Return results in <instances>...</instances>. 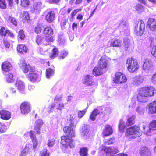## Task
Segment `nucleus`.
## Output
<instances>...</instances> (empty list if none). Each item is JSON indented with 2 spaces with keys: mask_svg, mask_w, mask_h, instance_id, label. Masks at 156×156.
<instances>
[{
  "mask_svg": "<svg viewBox=\"0 0 156 156\" xmlns=\"http://www.w3.org/2000/svg\"><path fill=\"white\" fill-rule=\"evenodd\" d=\"M58 21L60 23L61 27H64L67 23V20L66 19L65 17H61L59 18Z\"/></svg>",
  "mask_w": 156,
  "mask_h": 156,
  "instance_id": "ea45409f",
  "label": "nucleus"
},
{
  "mask_svg": "<svg viewBox=\"0 0 156 156\" xmlns=\"http://www.w3.org/2000/svg\"><path fill=\"white\" fill-rule=\"evenodd\" d=\"M100 108H97L94 109L91 112L97 116L100 113Z\"/></svg>",
  "mask_w": 156,
  "mask_h": 156,
  "instance_id": "680f3d73",
  "label": "nucleus"
},
{
  "mask_svg": "<svg viewBox=\"0 0 156 156\" xmlns=\"http://www.w3.org/2000/svg\"><path fill=\"white\" fill-rule=\"evenodd\" d=\"M145 29V25L143 21L139 20L135 27L134 32L138 36H141L144 34Z\"/></svg>",
  "mask_w": 156,
  "mask_h": 156,
  "instance_id": "423d86ee",
  "label": "nucleus"
},
{
  "mask_svg": "<svg viewBox=\"0 0 156 156\" xmlns=\"http://www.w3.org/2000/svg\"><path fill=\"white\" fill-rule=\"evenodd\" d=\"M65 107L63 103H59L56 107V109L60 111L64 109Z\"/></svg>",
  "mask_w": 156,
  "mask_h": 156,
  "instance_id": "bf43d9fd",
  "label": "nucleus"
},
{
  "mask_svg": "<svg viewBox=\"0 0 156 156\" xmlns=\"http://www.w3.org/2000/svg\"><path fill=\"white\" fill-rule=\"evenodd\" d=\"M55 140L54 138L49 139L48 140V145L49 147H52L55 143Z\"/></svg>",
  "mask_w": 156,
  "mask_h": 156,
  "instance_id": "6e6d98bb",
  "label": "nucleus"
},
{
  "mask_svg": "<svg viewBox=\"0 0 156 156\" xmlns=\"http://www.w3.org/2000/svg\"><path fill=\"white\" fill-rule=\"evenodd\" d=\"M104 71L97 65L92 70V73L94 76L98 77L102 75L104 73Z\"/></svg>",
  "mask_w": 156,
  "mask_h": 156,
  "instance_id": "5701e85b",
  "label": "nucleus"
},
{
  "mask_svg": "<svg viewBox=\"0 0 156 156\" xmlns=\"http://www.w3.org/2000/svg\"><path fill=\"white\" fill-rule=\"evenodd\" d=\"M20 18L24 23H29L31 20L29 14L27 11H23L21 13L20 15Z\"/></svg>",
  "mask_w": 156,
  "mask_h": 156,
  "instance_id": "6ab92c4d",
  "label": "nucleus"
},
{
  "mask_svg": "<svg viewBox=\"0 0 156 156\" xmlns=\"http://www.w3.org/2000/svg\"><path fill=\"white\" fill-rule=\"evenodd\" d=\"M6 130V126L4 123L0 122V132L4 133Z\"/></svg>",
  "mask_w": 156,
  "mask_h": 156,
  "instance_id": "864d4df0",
  "label": "nucleus"
},
{
  "mask_svg": "<svg viewBox=\"0 0 156 156\" xmlns=\"http://www.w3.org/2000/svg\"><path fill=\"white\" fill-rule=\"evenodd\" d=\"M62 101L61 97V96H56L54 98V101L56 102L57 101Z\"/></svg>",
  "mask_w": 156,
  "mask_h": 156,
  "instance_id": "774afa93",
  "label": "nucleus"
},
{
  "mask_svg": "<svg viewBox=\"0 0 156 156\" xmlns=\"http://www.w3.org/2000/svg\"><path fill=\"white\" fill-rule=\"evenodd\" d=\"M122 42V41L119 39H115L111 42L110 46L113 47H120L121 46Z\"/></svg>",
  "mask_w": 156,
  "mask_h": 156,
  "instance_id": "473e14b6",
  "label": "nucleus"
},
{
  "mask_svg": "<svg viewBox=\"0 0 156 156\" xmlns=\"http://www.w3.org/2000/svg\"><path fill=\"white\" fill-rule=\"evenodd\" d=\"M40 156H49L50 153L48 152V150L44 148L41 150L40 152Z\"/></svg>",
  "mask_w": 156,
  "mask_h": 156,
  "instance_id": "a18cd8bd",
  "label": "nucleus"
},
{
  "mask_svg": "<svg viewBox=\"0 0 156 156\" xmlns=\"http://www.w3.org/2000/svg\"><path fill=\"white\" fill-rule=\"evenodd\" d=\"M25 35L23 30H20L19 32L18 35V38L21 40H24L25 38Z\"/></svg>",
  "mask_w": 156,
  "mask_h": 156,
  "instance_id": "37998d69",
  "label": "nucleus"
},
{
  "mask_svg": "<svg viewBox=\"0 0 156 156\" xmlns=\"http://www.w3.org/2000/svg\"><path fill=\"white\" fill-rule=\"evenodd\" d=\"M126 65L128 70L131 73L137 71L139 68L137 60L133 57L128 58Z\"/></svg>",
  "mask_w": 156,
  "mask_h": 156,
  "instance_id": "7ed1b4c3",
  "label": "nucleus"
},
{
  "mask_svg": "<svg viewBox=\"0 0 156 156\" xmlns=\"http://www.w3.org/2000/svg\"><path fill=\"white\" fill-rule=\"evenodd\" d=\"M43 26L41 24H38L37 25V26L35 28L34 31L37 34H39L41 33L42 30Z\"/></svg>",
  "mask_w": 156,
  "mask_h": 156,
  "instance_id": "c03bdc74",
  "label": "nucleus"
},
{
  "mask_svg": "<svg viewBox=\"0 0 156 156\" xmlns=\"http://www.w3.org/2000/svg\"><path fill=\"white\" fill-rule=\"evenodd\" d=\"M16 48L17 51L22 54L27 53L28 51V48L23 44L18 45Z\"/></svg>",
  "mask_w": 156,
  "mask_h": 156,
  "instance_id": "bb28decb",
  "label": "nucleus"
},
{
  "mask_svg": "<svg viewBox=\"0 0 156 156\" xmlns=\"http://www.w3.org/2000/svg\"><path fill=\"white\" fill-rule=\"evenodd\" d=\"M155 90V88L151 86L144 87L140 88L136 97L137 100L141 102H146V98L153 96Z\"/></svg>",
  "mask_w": 156,
  "mask_h": 156,
  "instance_id": "f03ea898",
  "label": "nucleus"
},
{
  "mask_svg": "<svg viewBox=\"0 0 156 156\" xmlns=\"http://www.w3.org/2000/svg\"><path fill=\"white\" fill-rule=\"evenodd\" d=\"M73 137H71L67 135H63L61 137V144L65 147L67 148L69 146L70 148L74 147Z\"/></svg>",
  "mask_w": 156,
  "mask_h": 156,
  "instance_id": "39448f33",
  "label": "nucleus"
},
{
  "mask_svg": "<svg viewBox=\"0 0 156 156\" xmlns=\"http://www.w3.org/2000/svg\"><path fill=\"white\" fill-rule=\"evenodd\" d=\"M86 110L84 109L82 111H79L78 112V115L79 118H81L84 115L86 112Z\"/></svg>",
  "mask_w": 156,
  "mask_h": 156,
  "instance_id": "4d7b16f0",
  "label": "nucleus"
},
{
  "mask_svg": "<svg viewBox=\"0 0 156 156\" xmlns=\"http://www.w3.org/2000/svg\"><path fill=\"white\" fill-rule=\"evenodd\" d=\"M143 129L146 134L150 133L152 131L156 130V120L151 121L148 126L143 125Z\"/></svg>",
  "mask_w": 156,
  "mask_h": 156,
  "instance_id": "f8f14e48",
  "label": "nucleus"
},
{
  "mask_svg": "<svg viewBox=\"0 0 156 156\" xmlns=\"http://www.w3.org/2000/svg\"><path fill=\"white\" fill-rule=\"evenodd\" d=\"M127 125L123 119H121L119 122L118 124V129L119 130L120 132H123L126 129Z\"/></svg>",
  "mask_w": 156,
  "mask_h": 156,
  "instance_id": "c756f323",
  "label": "nucleus"
},
{
  "mask_svg": "<svg viewBox=\"0 0 156 156\" xmlns=\"http://www.w3.org/2000/svg\"><path fill=\"white\" fill-rule=\"evenodd\" d=\"M88 149L87 147H83L80 149L79 151L81 156H87Z\"/></svg>",
  "mask_w": 156,
  "mask_h": 156,
  "instance_id": "c9c22d12",
  "label": "nucleus"
},
{
  "mask_svg": "<svg viewBox=\"0 0 156 156\" xmlns=\"http://www.w3.org/2000/svg\"><path fill=\"white\" fill-rule=\"evenodd\" d=\"M136 116L132 115L131 116H128L126 121L127 127L125 133V136L130 139H134L140 136L142 134V132L140 128L138 126L135 125L133 126L135 123Z\"/></svg>",
  "mask_w": 156,
  "mask_h": 156,
  "instance_id": "f257e3e1",
  "label": "nucleus"
},
{
  "mask_svg": "<svg viewBox=\"0 0 156 156\" xmlns=\"http://www.w3.org/2000/svg\"><path fill=\"white\" fill-rule=\"evenodd\" d=\"M82 9L81 8L76 9L73 10L71 13L70 16V20L71 19L72 20L74 18V17L76 14L82 10Z\"/></svg>",
  "mask_w": 156,
  "mask_h": 156,
  "instance_id": "79ce46f5",
  "label": "nucleus"
},
{
  "mask_svg": "<svg viewBox=\"0 0 156 156\" xmlns=\"http://www.w3.org/2000/svg\"><path fill=\"white\" fill-rule=\"evenodd\" d=\"M151 53L152 56L156 57V45L152 48Z\"/></svg>",
  "mask_w": 156,
  "mask_h": 156,
  "instance_id": "13d9d810",
  "label": "nucleus"
},
{
  "mask_svg": "<svg viewBox=\"0 0 156 156\" xmlns=\"http://www.w3.org/2000/svg\"><path fill=\"white\" fill-rule=\"evenodd\" d=\"M55 106V103L50 104L48 107V112L49 113L52 112Z\"/></svg>",
  "mask_w": 156,
  "mask_h": 156,
  "instance_id": "5fc2aeb1",
  "label": "nucleus"
},
{
  "mask_svg": "<svg viewBox=\"0 0 156 156\" xmlns=\"http://www.w3.org/2000/svg\"><path fill=\"white\" fill-rule=\"evenodd\" d=\"M42 3L40 1L35 2L33 4L31 11L33 13H37L40 12L42 8Z\"/></svg>",
  "mask_w": 156,
  "mask_h": 156,
  "instance_id": "dca6fc26",
  "label": "nucleus"
},
{
  "mask_svg": "<svg viewBox=\"0 0 156 156\" xmlns=\"http://www.w3.org/2000/svg\"><path fill=\"white\" fill-rule=\"evenodd\" d=\"M130 41L129 39H125L124 41V47L125 49L127 50L130 45Z\"/></svg>",
  "mask_w": 156,
  "mask_h": 156,
  "instance_id": "3c124183",
  "label": "nucleus"
},
{
  "mask_svg": "<svg viewBox=\"0 0 156 156\" xmlns=\"http://www.w3.org/2000/svg\"><path fill=\"white\" fill-rule=\"evenodd\" d=\"M6 3L5 0H0V8L5 9L6 8Z\"/></svg>",
  "mask_w": 156,
  "mask_h": 156,
  "instance_id": "603ef678",
  "label": "nucleus"
},
{
  "mask_svg": "<svg viewBox=\"0 0 156 156\" xmlns=\"http://www.w3.org/2000/svg\"><path fill=\"white\" fill-rule=\"evenodd\" d=\"M115 142V137L113 136L107 139L105 142V144L107 145H110L114 143Z\"/></svg>",
  "mask_w": 156,
  "mask_h": 156,
  "instance_id": "49530a36",
  "label": "nucleus"
},
{
  "mask_svg": "<svg viewBox=\"0 0 156 156\" xmlns=\"http://www.w3.org/2000/svg\"><path fill=\"white\" fill-rule=\"evenodd\" d=\"M3 44L4 46L5 47L7 48H9L10 47V44L7 41H4Z\"/></svg>",
  "mask_w": 156,
  "mask_h": 156,
  "instance_id": "338daca9",
  "label": "nucleus"
},
{
  "mask_svg": "<svg viewBox=\"0 0 156 156\" xmlns=\"http://www.w3.org/2000/svg\"><path fill=\"white\" fill-rule=\"evenodd\" d=\"M27 78L30 81L33 82L37 80L38 78V75L36 73L31 72L27 76Z\"/></svg>",
  "mask_w": 156,
  "mask_h": 156,
  "instance_id": "2f4dec72",
  "label": "nucleus"
},
{
  "mask_svg": "<svg viewBox=\"0 0 156 156\" xmlns=\"http://www.w3.org/2000/svg\"><path fill=\"white\" fill-rule=\"evenodd\" d=\"M75 125L73 123L71 122L69 126H66L63 128L64 133L69 136L75 137L74 130V129L75 127Z\"/></svg>",
  "mask_w": 156,
  "mask_h": 156,
  "instance_id": "9b49d317",
  "label": "nucleus"
},
{
  "mask_svg": "<svg viewBox=\"0 0 156 156\" xmlns=\"http://www.w3.org/2000/svg\"><path fill=\"white\" fill-rule=\"evenodd\" d=\"M152 66V62L148 60H146L144 63L143 68L145 69H149Z\"/></svg>",
  "mask_w": 156,
  "mask_h": 156,
  "instance_id": "a19ab883",
  "label": "nucleus"
},
{
  "mask_svg": "<svg viewBox=\"0 0 156 156\" xmlns=\"http://www.w3.org/2000/svg\"><path fill=\"white\" fill-rule=\"evenodd\" d=\"M1 118L3 120H7L11 117V114L9 111L5 110H1L0 111Z\"/></svg>",
  "mask_w": 156,
  "mask_h": 156,
  "instance_id": "aec40b11",
  "label": "nucleus"
},
{
  "mask_svg": "<svg viewBox=\"0 0 156 156\" xmlns=\"http://www.w3.org/2000/svg\"><path fill=\"white\" fill-rule=\"evenodd\" d=\"M147 110L150 114L156 113V100L149 104Z\"/></svg>",
  "mask_w": 156,
  "mask_h": 156,
  "instance_id": "4be33fe9",
  "label": "nucleus"
},
{
  "mask_svg": "<svg viewBox=\"0 0 156 156\" xmlns=\"http://www.w3.org/2000/svg\"><path fill=\"white\" fill-rule=\"evenodd\" d=\"M15 85L18 90L21 92L23 91L25 88V84L23 81L19 80H16Z\"/></svg>",
  "mask_w": 156,
  "mask_h": 156,
  "instance_id": "393cba45",
  "label": "nucleus"
},
{
  "mask_svg": "<svg viewBox=\"0 0 156 156\" xmlns=\"http://www.w3.org/2000/svg\"><path fill=\"white\" fill-rule=\"evenodd\" d=\"M6 21L9 23L12 24L15 26H17V21L16 19L13 16H9L6 19Z\"/></svg>",
  "mask_w": 156,
  "mask_h": 156,
  "instance_id": "72a5a7b5",
  "label": "nucleus"
},
{
  "mask_svg": "<svg viewBox=\"0 0 156 156\" xmlns=\"http://www.w3.org/2000/svg\"><path fill=\"white\" fill-rule=\"evenodd\" d=\"M113 133V130L111 126L108 125H105L102 133L103 137L111 135Z\"/></svg>",
  "mask_w": 156,
  "mask_h": 156,
  "instance_id": "412c9836",
  "label": "nucleus"
},
{
  "mask_svg": "<svg viewBox=\"0 0 156 156\" xmlns=\"http://www.w3.org/2000/svg\"><path fill=\"white\" fill-rule=\"evenodd\" d=\"M127 80L126 76L120 72H116L113 79L114 82L117 84L123 83L126 82Z\"/></svg>",
  "mask_w": 156,
  "mask_h": 156,
  "instance_id": "9d476101",
  "label": "nucleus"
},
{
  "mask_svg": "<svg viewBox=\"0 0 156 156\" xmlns=\"http://www.w3.org/2000/svg\"><path fill=\"white\" fill-rule=\"evenodd\" d=\"M94 76L87 74L84 76L83 78V84L87 86H93L95 83L94 79Z\"/></svg>",
  "mask_w": 156,
  "mask_h": 156,
  "instance_id": "4468645a",
  "label": "nucleus"
},
{
  "mask_svg": "<svg viewBox=\"0 0 156 156\" xmlns=\"http://www.w3.org/2000/svg\"><path fill=\"white\" fill-rule=\"evenodd\" d=\"M139 153L141 156H149L150 154V150L146 146L141 147L139 150Z\"/></svg>",
  "mask_w": 156,
  "mask_h": 156,
  "instance_id": "b1692460",
  "label": "nucleus"
},
{
  "mask_svg": "<svg viewBox=\"0 0 156 156\" xmlns=\"http://www.w3.org/2000/svg\"><path fill=\"white\" fill-rule=\"evenodd\" d=\"M1 66L2 70L5 72L10 71L12 69L11 63L7 61L3 62L2 63Z\"/></svg>",
  "mask_w": 156,
  "mask_h": 156,
  "instance_id": "a211bd4d",
  "label": "nucleus"
},
{
  "mask_svg": "<svg viewBox=\"0 0 156 156\" xmlns=\"http://www.w3.org/2000/svg\"><path fill=\"white\" fill-rule=\"evenodd\" d=\"M89 126L85 125L81 129V135L83 136H86V138H88L89 137Z\"/></svg>",
  "mask_w": 156,
  "mask_h": 156,
  "instance_id": "cd10ccee",
  "label": "nucleus"
},
{
  "mask_svg": "<svg viewBox=\"0 0 156 156\" xmlns=\"http://www.w3.org/2000/svg\"><path fill=\"white\" fill-rule=\"evenodd\" d=\"M99 149L101 151H105L106 156H113V154H116L119 152V150L116 147L112 148L101 146L99 147Z\"/></svg>",
  "mask_w": 156,
  "mask_h": 156,
  "instance_id": "0eeeda50",
  "label": "nucleus"
},
{
  "mask_svg": "<svg viewBox=\"0 0 156 156\" xmlns=\"http://www.w3.org/2000/svg\"><path fill=\"white\" fill-rule=\"evenodd\" d=\"M20 5L24 8L28 7L30 4V0H20Z\"/></svg>",
  "mask_w": 156,
  "mask_h": 156,
  "instance_id": "e433bc0d",
  "label": "nucleus"
},
{
  "mask_svg": "<svg viewBox=\"0 0 156 156\" xmlns=\"http://www.w3.org/2000/svg\"><path fill=\"white\" fill-rule=\"evenodd\" d=\"M19 66L23 72L25 73L34 72L35 71L34 67H32L29 64H27L25 61L24 60L20 61Z\"/></svg>",
  "mask_w": 156,
  "mask_h": 156,
  "instance_id": "6e6552de",
  "label": "nucleus"
},
{
  "mask_svg": "<svg viewBox=\"0 0 156 156\" xmlns=\"http://www.w3.org/2000/svg\"><path fill=\"white\" fill-rule=\"evenodd\" d=\"M58 48L56 47H54L51 50V52L49 53V57L51 59H54L58 56Z\"/></svg>",
  "mask_w": 156,
  "mask_h": 156,
  "instance_id": "7c9ffc66",
  "label": "nucleus"
},
{
  "mask_svg": "<svg viewBox=\"0 0 156 156\" xmlns=\"http://www.w3.org/2000/svg\"><path fill=\"white\" fill-rule=\"evenodd\" d=\"M42 33L45 36V40L47 43H50L54 41V38L52 36L54 34V31L51 25L45 27L43 30Z\"/></svg>",
  "mask_w": 156,
  "mask_h": 156,
  "instance_id": "20e7f679",
  "label": "nucleus"
},
{
  "mask_svg": "<svg viewBox=\"0 0 156 156\" xmlns=\"http://www.w3.org/2000/svg\"><path fill=\"white\" fill-rule=\"evenodd\" d=\"M41 128V127L34 126V129L36 133H37L38 134H39L40 133Z\"/></svg>",
  "mask_w": 156,
  "mask_h": 156,
  "instance_id": "052dcab7",
  "label": "nucleus"
},
{
  "mask_svg": "<svg viewBox=\"0 0 156 156\" xmlns=\"http://www.w3.org/2000/svg\"><path fill=\"white\" fill-rule=\"evenodd\" d=\"M97 116L95 114H93V113L91 112L89 118L92 121H94L96 119V117Z\"/></svg>",
  "mask_w": 156,
  "mask_h": 156,
  "instance_id": "0e129e2a",
  "label": "nucleus"
},
{
  "mask_svg": "<svg viewBox=\"0 0 156 156\" xmlns=\"http://www.w3.org/2000/svg\"><path fill=\"white\" fill-rule=\"evenodd\" d=\"M142 79L139 76H136L134 79L132 83L135 86H137L141 84L142 82Z\"/></svg>",
  "mask_w": 156,
  "mask_h": 156,
  "instance_id": "f704fd0d",
  "label": "nucleus"
},
{
  "mask_svg": "<svg viewBox=\"0 0 156 156\" xmlns=\"http://www.w3.org/2000/svg\"><path fill=\"white\" fill-rule=\"evenodd\" d=\"M30 136L33 143V147L34 149H36L37 145V140L36 138V136L33 133V131L30 130L29 132Z\"/></svg>",
  "mask_w": 156,
  "mask_h": 156,
  "instance_id": "c85d7f7f",
  "label": "nucleus"
},
{
  "mask_svg": "<svg viewBox=\"0 0 156 156\" xmlns=\"http://www.w3.org/2000/svg\"><path fill=\"white\" fill-rule=\"evenodd\" d=\"M13 77V75L12 73H8L6 75V80L9 83H11L13 82L14 80Z\"/></svg>",
  "mask_w": 156,
  "mask_h": 156,
  "instance_id": "58836bf2",
  "label": "nucleus"
},
{
  "mask_svg": "<svg viewBox=\"0 0 156 156\" xmlns=\"http://www.w3.org/2000/svg\"><path fill=\"white\" fill-rule=\"evenodd\" d=\"M35 41L38 45H48L50 43H45L44 37L41 35H37L36 37Z\"/></svg>",
  "mask_w": 156,
  "mask_h": 156,
  "instance_id": "a878e982",
  "label": "nucleus"
},
{
  "mask_svg": "<svg viewBox=\"0 0 156 156\" xmlns=\"http://www.w3.org/2000/svg\"><path fill=\"white\" fill-rule=\"evenodd\" d=\"M68 55V52L66 51H63L61 52L60 55L58 56V59L59 60L64 59Z\"/></svg>",
  "mask_w": 156,
  "mask_h": 156,
  "instance_id": "09e8293b",
  "label": "nucleus"
},
{
  "mask_svg": "<svg viewBox=\"0 0 156 156\" xmlns=\"http://www.w3.org/2000/svg\"><path fill=\"white\" fill-rule=\"evenodd\" d=\"M21 113L23 115L28 114L31 110V105L28 101H24L20 105Z\"/></svg>",
  "mask_w": 156,
  "mask_h": 156,
  "instance_id": "1a4fd4ad",
  "label": "nucleus"
},
{
  "mask_svg": "<svg viewBox=\"0 0 156 156\" xmlns=\"http://www.w3.org/2000/svg\"><path fill=\"white\" fill-rule=\"evenodd\" d=\"M8 30L5 29L4 27L1 26L0 29V34L1 35L5 37L7 34Z\"/></svg>",
  "mask_w": 156,
  "mask_h": 156,
  "instance_id": "de8ad7c7",
  "label": "nucleus"
},
{
  "mask_svg": "<svg viewBox=\"0 0 156 156\" xmlns=\"http://www.w3.org/2000/svg\"><path fill=\"white\" fill-rule=\"evenodd\" d=\"M150 30L152 31H156V20L154 18H150L147 23Z\"/></svg>",
  "mask_w": 156,
  "mask_h": 156,
  "instance_id": "2eb2a0df",
  "label": "nucleus"
},
{
  "mask_svg": "<svg viewBox=\"0 0 156 156\" xmlns=\"http://www.w3.org/2000/svg\"><path fill=\"white\" fill-rule=\"evenodd\" d=\"M54 73V69L48 68L46 69V77L47 78H49L51 76L53 75Z\"/></svg>",
  "mask_w": 156,
  "mask_h": 156,
  "instance_id": "4c0bfd02",
  "label": "nucleus"
},
{
  "mask_svg": "<svg viewBox=\"0 0 156 156\" xmlns=\"http://www.w3.org/2000/svg\"><path fill=\"white\" fill-rule=\"evenodd\" d=\"M55 13L52 11L48 12L45 16V20L48 23H51L55 20Z\"/></svg>",
  "mask_w": 156,
  "mask_h": 156,
  "instance_id": "f3484780",
  "label": "nucleus"
},
{
  "mask_svg": "<svg viewBox=\"0 0 156 156\" xmlns=\"http://www.w3.org/2000/svg\"><path fill=\"white\" fill-rule=\"evenodd\" d=\"M97 116L95 114H93V113L91 112L89 118L92 121H94L96 119V117Z\"/></svg>",
  "mask_w": 156,
  "mask_h": 156,
  "instance_id": "69168bd1",
  "label": "nucleus"
},
{
  "mask_svg": "<svg viewBox=\"0 0 156 156\" xmlns=\"http://www.w3.org/2000/svg\"><path fill=\"white\" fill-rule=\"evenodd\" d=\"M43 124V121L41 119H39L35 121L34 126L41 127Z\"/></svg>",
  "mask_w": 156,
  "mask_h": 156,
  "instance_id": "8fccbe9b",
  "label": "nucleus"
},
{
  "mask_svg": "<svg viewBox=\"0 0 156 156\" xmlns=\"http://www.w3.org/2000/svg\"><path fill=\"white\" fill-rule=\"evenodd\" d=\"M109 65V62L106 57L102 56L98 61L97 65L104 70H106L108 67Z\"/></svg>",
  "mask_w": 156,
  "mask_h": 156,
  "instance_id": "ddd939ff",
  "label": "nucleus"
},
{
  "mask_svg": "<svg viewBox=\"0 0 156 156\" xmlns=\"http://www.w3.org/2000/svg\"><path fill=\"white\" fill-rule=\"evenodd\" d=\"M151 80L153 83L156 84V73L152 76Z\"/></svg>",
  "mask_w": 156,
  "mask_h": 156,
  "instance_id": "e2e57ef3",
  "label": "nucleus"
}]
</instances>
